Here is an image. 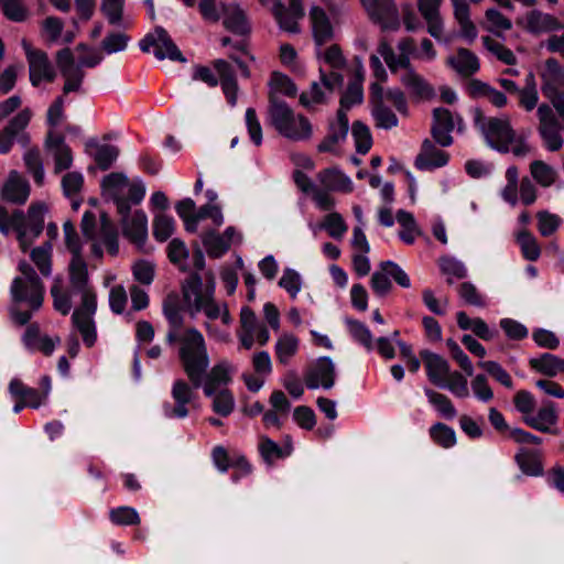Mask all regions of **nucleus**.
I'll list each match as a JSON object with an SVG mask.
<instances>
[{"label":"nucleus","mask_w":564,"mask_h":564,"mask_svg":"<svg viewBox=\"0 0 564 564\" xmlns=\"http://www.w3.org/2000/svg\"><path fill=\"white\" fill-rule=\"evenodd\" d=\"M180 359L184 372L194 387H202L206 397L215 391L227 389L236 372V367L228 359L217 361L207 372L210 360L203 334L194 328H187L180 337Z\"/></svg>","instance_id":"f257e3e1"},{"label":"nucleus","mask_w":564,"mask_h":564,"mask_svg":"<svg viewBox=\"0 0 564 564\" xmlns=\"http://www.w3.org/2000/svg\"><path fill=\"white\" fill-rule=\"evenodd\" d=\"M540 78L549 104L538 106V133L543 147L555 152L564 144V68L555 58H547L540 69Z\"/></svg>","instance_id":"f03ea898"},{"label":"nucleus","mask_w":564,"mask_h":564,"mask_svg":"<svg viewBox=\"0 0 564 564\" xmlns=\"http://www.w3.org/2000/svg\"><path fill=\"white\" fill-rule=\"evenodd\" d=\"M67 276L69 291L65 292L61 288L62 280L56 278L51 288V294L54 300V308L63 315H67L72 310V295L80 296V304L90 311L97 308V297L89 283V273L86 261L83 257L70 258Z\"/></svg>","instance_id":"7ed1b4c3"},{"label":"nucleus","mask_w":564,"mask_h":564,"mask_svg":"<svg viewBox=\"0 0 564 564\" xmlns=\"http://www.w3.org/2000/svg\"><path fill=\"white\" fill-rule=\"evenodd\" d=\"M46 212L47 208L43 203L32 204L26 216L21 210L9 213L7 208L0 206V231L3 235L14 231L20 248L25 252L41 235Z\"/></svg>","instance_id":"20e7f679"},{"label":"nucleus","mask_w":564,"mask_h":564,"mask_svg":"<svg viewBox=\"0 0 564 564\" xmlns=\"http://www.w3.org/2000/svg\"><path fill=\"white\" fill-rule=\"evenodd\" d=\"M182 294L185 310L192 317L203 312L209 321L220 318L227 326L232 323L227 304L217 303L214 299V284L204 292L203 281L197 274L183 283Z\"/></svg>","instance_id":"39448f33"},{"label":"nucleus","mask_w":564,"mask_h":564,"mask_svg":"<svg viewBox=\"0 0 564 564\" xmlns=\"http://www.w3.org/2000/svg\"><path fill=\"white\" fill-rule=\"evenodd\" d=\"M268 120L279 134L291 141H305L313 134L310 120L302 113H296L281 98H272V105L268 108Z\"/></svg>","instance_id":"423d86ee"},{"label":"nucleus","mask_w":564,"mask_h":564,"mask_svg":"<svg viewBox=\"0 0 564 564\" xmlns=\"http://www.w3.org/2000/svg\"><path fill=\"white\" fill-rule=\"evenodd\" d=\"M18 269L20 275L13 279L10 288L12 301L15 304L25 303L33 311H37L43 303V283L26 261H20Z\"/></svg>","instance_id":"0eeeda50"},{"label":"nucleus","mask_w":564,"mask_h":564,"mask_svg":"<svg viewBox=\"0 0 564 564\" xmlns=\"http://www.w3.org/2000/svg\"><path fill=\"white\" fill-rule=\"evenodd\" d=\"M474 120L492 149L501 153L509 152L516 132L508 118H486L479 110H476Z\"/></svg>","instance_id":"6e6552de"},{"label":"nucleus","mask_w":564,"mask_h":564,"mask_svg":"<svg viewBox=\"0 0 564 564\" xmlns=\"http://www.w3.org/2000/svg\"><path fill=\"white\" fill-rule=\"evenodd\" d=\"M21 46L24 50L29 64V77L33 87H39L42 83H52L56 78V70L50 62L48 56L41 50L33 48L31 43L23 39Z\"/></svg>","instance_id":"1a4fd4ad"},{"label":"nucleus","mask_w":564,"mask_h":564,"mask_svg":"<svg viewBox=\"0 0 564 564\" xmlns=\"http://www.w3.org/2000/svg\"><path fill=\"white\" fill-rule=\"evenodd\" d=\"M139 46L144 53H149L153 48L154 56L160 61L165 58L180 62L186 61L167 32L161 26L155 28L152 33L145 35L140 41Z\"/></svg>","instance_id":"9d476101"},{"label":"nucleus","mask_w":564,"mask_h":564,"mask_svg":"<svg viewBox=\"0 0 564 564\" xmlns=\"http://www.w3.org/2000/svg\"><path fill=\"white\" fill-rule=\"evenodd\" d=\"M343 76L336 72H326L321 68V80L312 83L310 89L300 96V102L305 108L325 102L335 91L341 87Z\"/></svg>","instance_id":"9b49d317"},{"label":"nucleus","mask_w":564,"mask_h":564,"mask_svg":"<svg viewBox=\"0 0 564 564\" xmlns=\"http://www.w3.org/2000/svg\"><path fill=\"white\" fill-rule=\"evenodd\" d=\"M202 243L209 257L220 258L232 245L241 243L242 234L234 226H229L223 234L207 230L200 235Z\"/></svg>","instance_id":"f8f14e48"},{"label":"nucleus","mask_w":564,"mask_h":564,"mask_svg":"<svg viewBox=\"0 0 564 564\" xmlns=\"http://www.w3.org/2000/svg\"><path fill=\"white\" fill-rule=\"evenodd\" d=\"M195 388L183 379L174 381L171 390L174 404L163 406L164 415L170 419H184L189 414V405L195 399Z\"/></svg>","instance_id":"ddd939ff"},{"label":"nucleus","mask_w":564,"mask_h":564,"mask_svg":"<svg viewBox=\"0 0 564 564\" xmlns=\"http://www.w3.org/2000/svg\"><path fill=\"white\" fill-rule=\"evenodd\" d=\"M56 64L65 80L63 93L69 94L79 91L85 73L82 67L75 63L73 53L69 48H64L57 52Z\"/></svg>","instance_id":"4468645a"},{"label":"nucleus","mask_w":564,"mask_h":564,"mask_svg":"<svg viewBox=\"0 0 564 564\" xmlns=\"http://www.w3.org/2000/svg\"><path fill=\"white\" fill-rule=\"evenodd\" d=\"M462 119L459 117L454 119L452 113L445 108H437L433 112V124H432V135L434 140L441 147H449L453 143V138L451 135L455 126L460 130Z\"/></svg>","instance_id":"2eb2a0df"},{"label":"nucleus","mask_w":564,"mask_h":564,"mask_svg":"<svg viewBox=\"0 0 564 564\" xmlns=\"http://www.w3.org/2000/svg\"><path fill=\"white\" fill-rule=\"evenodd\" d=\"M518 24L532 34L558 31L564 28V24L558 19L539 10H531L525 13L518 20Z\"/></svg>","instance_id":"dca6fc26"},{"label":"nucleus","mask_w":564,"mask_h":564,"mask_svg":"<svg viewBox=\"0 0 564 564\" xmlns=\"http://www.w3.org/2000/svg\"><path fill=\"white\" fill-rule=\"evenodd\" d=\"M335 364L329 357H321L305 377L308 389H330L335 384Z\"/></svg>","instance_id":"f3484780"},{"label":"nucleus","mask_w":564,"mask_h":564,"mask_svg":"<svg viewBox=\"0 0 564 564\" xmlns=\"http://www.w3.org/2000/svg\"><path fill=\"white\" fill-rule=\"evenodd\" d=\"M372 117L376 126L381 129H392L398 126V118L394 112L383 102V88L379 83H373L370 87Z\"/></svg>","instance_id":"a211bd4d"},{"label":"nucleus","mask_w":564,"mask_h":564,"mask_svg":"<svg viewBox=\"0 0 564 564\" xmlns=\"http://www.w3.org/2000/svg\"><path fill=\"white\" fill-rule=\"evenodd\" d=\"M128 183V177L122 173H111L101 182L104 194L115 200L119 214H126L130 209V205L126 202Z\"/></svg>","instance_id":"6ab92c4d"},{"label":"nucleus","mask_w":564,"mask_h":564,"mask_svg":"<svg viewBox=\"0 0 564 564\" xmlns=\"http://www.w3.org/2000/svg\"><path fill=\"white\" fill-rule=\"evenodd\" d=\"M349 122L344 109H338L336 119L329 123L328 133L318 144L319 152H335L337 147L346 140Z\"/></svg>","instance_id":"aec40b11"},{"label":"nucleus","mask_w":564,"mask_h":564,"mask_svg":"<svg viewBox=\"0 0 564 564\" xmlns=\"http://www.w3.org/2000/svg\"><path fill=\"white\" fill-rule=\"evenodd\" d=\"M29 182L17 171H11L3 183L1 197L12 204L23 205L30 196Z\"/></svg>","instance_id":"412c9836"},{"label":"nucleus","mask_w":564,"mask_h":564,"mask_svg":"<svg viewBox=\"0 0 564 564\" xmlns=\"http://www.w3.org/2000/svg\"><path fill=\"white\" fill-rule=\"evenodd\" d=\"M129 212L122 216L123 235L137 247L142 248L148 237V217L143 212H135L129 216Z\"/></svg>","instance_id":"4be33fe9"},{"label":"nucleus","mask_w":564,"mask_h":564,"mask_svg":"<svg viewBox=\"0 0 564 564\" xmlns=\"http://www.w3.org/2000/svg\"><path fill=\"white\" fill-rule=\"evenodd\" d=\"M45 148L54 159L55 173H61L72 166V151L62 135L50 132L45 141Z\"/></svg>","instance_id":"5701e85b"},{"label":"nucleus","mask_w":564,"mask_h":564,"mask_svg":"<svg viewBox=\"0 0 564 564\" xmlns=\"http://www.w3.org/2000/svg\"><path fill=\"white\" fill-rule=\"evenodd\" d=\"M443 0H419L417 7L421 15L426 22L427 32L432 37L441 41L444 24L440 14V7Z\"/></svg>","instance_id":"b1692460"},{"label":"nucleus","mask_w":564,"mask_h":564,"mask_svg":"<svg viewBox=\"0 0 564 564\" xmlns=\"http://www.w3.org/2000/svg\"><path fill=\"white\" fill-rule=\"evenodd\" d=\"M447 162L448 154L438 149L432 141L425 140L415 159V166L422 171H431L445 166Z\"/></svg>","instance_id":"393cba45"},{"label":"nucleus","mask_w":564,"mask_h":564,"mask_svg":"<svg viewBox=\"0 0 564 564\" xmlns=\"http://www.w3.org/2000/svg\"><path fill=\"white\" fill-rule=\"evenodd\" d=\"M310 22L316 45L321 46L333 39L334 28L324 9L313 6L310 10Z\"/></svg>","instance_id":"a878e982"},{"label":"nucleus","mask_w":564,"mask_h":564,"mask_svg":"<svg viewBox=\"0 0 564 564\" xmlns=\"http://www.w3.org/2000/svg\"><path fill=\"white\" fill-rule=\"evenodd\" d=\"M421 357L425 364L429 380L437 387L443 386V382L446 380V377H448L451 372L449 364L447 360L442 356L431 351L421 352Z\"/></svg>","instance_id":"bb28decb"},{"label":"nucleus","mask_w":564,"mask_h":564,"mask_svg":"<svg viewBox=\"0 0 564 564\" xmlns=\"http://www.w3.org/2000/svg\"><path fill=\"white\" fill-rule=\"evenodd\" d=\"M317 178L327 191L346 194L354 191L351 178L337 167L321 171Z\"/></svg>","instance_id":"cd10ccee"},{"label":"nucleus","mask_w":564,"mask_h":564,"mask_svg":"<svg viewBox=\"0 0 564 564\" xmlns=\"http://www.w3.org/2000/svg\"><path fill=\"white\" fill-rule=\"evenodd\" d=\"M22 339L26 348L31 350H39L44 355H51L54 351L56 345H58L61 341L58 337L53 338L46 335H42L40 333L39 326L34 324L26 328Z\"/></svg>","instance_id":"c85d7f7f"},{"label":"nucleus","mask_w":564,"mask_h":564,"mask_svg":"<svg viewBox=\"0 0 564 564\" xmlns=\"http://www.w3.org/2000/svg\"><path fill=\"white\" fill-rule=\"evenodd\" d=\"M95 312L96 311H90L80 304L79 307L74 311L72 317L74 325L83 337V341L88 347H91L97 339L96 327L93 321Z\"/></svg>","instance_id":"c756f323"},{"label":"nucleus","mask_w":564,"mask_h":564,"mask_svg":"<svg viewBox=\"0 0 564 564\" xmlns=\"http://www.w3.org/2000/svg\"><path fill=\"white\" fill-rule=\"evenodd\" d=\"M454 9V18L459 26V36L468 43L475 41L478 35L477 29L469 15V6L466 0H451Z\"/></svg>","instance_id":"7c9ffc66"},{"label":"nucleus","mask_w":564,"mask_h":564,"mask_svg":"<svg viewBox=\"0 0 564 564\" xmlns=\"http://www.w3.org/2000/svg\"><path fill=\"white\" fill-rule=\"evenodd\" d=\"M557 413L554 403L547 402L539 409L536 414L524 416V422L534 430L540 432H551L552 427L557 423Z\"/></svg>","instance_id":"2f4dec72"},{"label":"nucleus","mask_w":564,"mask_h":564,"mask_svg":"<svg viewBox=\"0 0 564 564\" xmlns=\"http://www.w3.org/2000/svg\"><path fill=\"white\" fill-rule=\"evenodd\" d=\"M447 64L459 75L468 77L479 70L478 57L467 48H458L447 58Z\"/></svg>","instance_id":"473e14b6"},{"label":"nucleus","mask_w":564,"mask_h":564,"mask_svg":"<svg viewBox=\"0 0 564 564\" xmlns=\"http://www.w3.org/2000/svg\"><path fill=\"white\" fill-rule=\"evenodd\" d=\"M308 227L314 235H317L318 230H325L330 238L336 240H341L348 230L344 217L337 212L328 213L319 224H310Z\"/></svg>","instance_id":"72a5a7b5"},{"label":"nucleus","mask_w":564,"mask_h":564,"mask_svg":"<svg viewBox=\"0 0 564 564\" xmlns=\"http://www.w3.org/2000/svg\"><path fill=\"white\" fill-rule=\"evenodd\" d=\"M224 26L237 34H245L249 30L245 11L237 3L221 4Z\"/></svg>","instance_id":"f704fd0d"},{"label":"nucleus","mask_w":564,"mask_h":564,"mask_svg":"<svg viewBox=\"0 0 564 564\" xmlns=\"http://www.w3.org/2000/svg\"><path fill=\"white\" fill-rule=\"evenodd\" d=\"M9 392L13 399H21L26 402L29 408L37 409L46 403L42 393L25 386L20 379H12L9 383Z\"/></svg>","instance_id":"c9c22d12"},{"label":"nucleus","mask_w":564,"mask_h":564,"mask_svg":"<svg viewBox=\"0 0 564 564\" xmlns=\"http://www.w3.org/2000/svg\"><path fill=\"white\" fill-rule=\"evenodd\" d=\"M31 118L32 111L29 108H24L10 119L3 128L12 137L17 138V142L24 148L30 143V137L25 132V129L29 126Z\"/></svg>","instance_id":"e433bc0d"},{"label":"nucleus","mask_w":564,"mask_h":564,"mask_svg":"<svg viewBox=\"0 0 564 564\" xmlns=\"http://www.w3.org/2000/svg\"><path fill=\"white\" fill-rule=\"evenodd\" d=\"M375 14H369L371 20L380 24L383 30H395L399 26V12L390 0H381L375 9Z\"/></svg>","instance_id":"4c0bfd02"},{"label":"nucleus","mask_w":564,"mask_h":564,"mask_svg":"<svg viewBox=\"0 0 564 564\" xmlns=\"http://www.w3.org/2000/svg\"><path fill=\"white\" fill-rule=\"evenodd\" d=\"M214 66L220 76L221 87L228 102L235 106L237 102L238 86L231 66L224 59L216 61Z\"/></svg>","instance_id":"58836bf2"},{"label":"nucleus","mask_w":564,"mask_h":564,"mask_svg":"<svg viewBox=\"0 0 564 564\" xmlns=\"http://www.w3.org/2000/svg\"><path fill=\"white\" fill-rule=\"evenodd\" d=\"M400 80L411 94L417 97L425 98L433 94L431 86L412 66L401 73Z\"/></svg>","instance_id":"ea45409f"},{"label":"nucleus","mask_w":564,"mask_h":564,"mask_svg":"<svg viewBox=\"0 0 564 564\" xmlns=\"http://www.w3.org/2000/svg\"><path fill=\"white\" fill-rule=\"evenodd\" d=\"M300 346L299 338L291 333H283L279 336L274 350L276 359L282 365H288L297 354Z\"/></svg>","instance_id":"a19ab883"},{"label":"nucleus","mask_w":564,"mask_h":564,"mask_svg":"<svg viewBox=\"0 0 564 564\" xmlns=\"http://www.w3.org/2000/svg\"><path fill=\"white\" fill-rule=\"evenodd\" d=\"M64 24L61 19L56 17H48L42 23V34L50 43H56L61 39L64 43H70L75 39L72 31L62 34Z\"/></svg>","instance_id":"79ce46f5"},{"label":"nucleus","mask_w":564,"mask_h":564,"mask_svg":"<svg viewBox=\"0 0 564 564\" xmlns=\"http://www.w3.org/2000/svg\"><path fill=\"white\" fill-rule=\"evenodd\" d=\"M164 317L167 319L170 327L180 329L183 325V308L180 303L178 294L172 292L165 296L162 304Z\"/></svg>","instance_id":"37998d69"},{"label":"nucleus","mask_w":564,"mask_h":564,"mask_svg":"<svg viewBox=\"0 0 564 564\" xmlns=\"http://www.w3.org/2000/svg\"><path fill=\"white\" fill-rule=\"evenodd\" d=\"M52 252L53 245L51 241L44 242L30 252L32 262L43 276H50L52 274Z\"/></svg>","instance_id":"c03bdc74"},{"label":"nucleus","mask_w":564,"mask_h":564,"mask_svg":"<svg viewBox=\"0 0 564 564\" xmlns=\"http://www.w3.org/2000/svg\"><path fill=\"white\" fill-rule=\"evenodd\" d=\"M88 147L94 149L91 154L101 170L109 169L117 160L119 154L118 148L112 144L98 143L93 141L88 143Z\"/></svg>","instance_id":"a18cd8bd"},{"label":"nucleus","mask_w":564,"mask_h":564,"mask_svg":"<svg viewBox=\"0 0 564 564\" xmlns=\"http://www.w3.org/2000/svg\"><path fill=\"white\" fill-rule=\"evenodd\" d=\"M397 221L402 228L399 231V238L406 245H412L415 241V238L420 235V229L414 216L409 212L400 209L397 213Z\"/></svg>","instance_id":"49530a36"},{"label":"nucleus","mask_w":564,"mask_h":564,"mask_svg":"<svg viewBox=\"0 0 564 564\" xmlns=\"http://www.w3.org/2000/svg\"><path fill=\"white\" fill-rule=\"evenodd\" d=\"M296 91V86L291 78L281 73H274L270 79V105H272V98H280V95L294 97Z\"/></svg>","instance_id":"de8ad7c7"},{"label":"nucleus","mask_w":564,"mask_h":564,"mask_svg":"<svg viewBox=\"0 0 564 564\" xmlns=\"http://www.w3.org/2000/svg\"><path fill=\"white\" fill-rule=\"evenodd\" d=\"M424 392L429 402L435 408L440 415L447 420H452L456 416L457 411L448 397L429 388H426Z\"/></svg>","instance_id":"09e8293b"},{"label":"nucleus","mask_w":564,"mask_h":564,"mask_svg":"<svg viewBox=\"0 0 564 564\" xmlns=\"http://www.w3.org/2000/svg\"><path fill=\"white\" fill-rule=\"evenodd\" d=\"M195 202L191 198L180 200L176 206L177 215L183 219L185 229L195 232L198 227V210H195Z\"/></svg>","instance_id":"8fccbe9b"},{"label":"nucleus","mask_w":564,"mask_h":564,"mask_svg":"<svg viewBox=\"0 0 564 564\" xmlns=\"http://www.w3.org/2000/svg\"><path fill=\"white\" fill-rule=\"evenodd\" d=\"M519 104L525 111H532L539 101V93L532 73L527 75L525 86L519 89Z\"/></svg>","instance_id":"3c124183"},{"label":"nucleus","mask_w":564,"mask_h":564,"mask_svg":"<svg viewBox=\"0 0 564 564\" xmlns=\"http://www.w3.org/2000/svg\"><path fill=\"white\" fill-rule=\"evenodd\" d=\"M378 52L380 56L384 59L390 70L393 73L398 72L399 69H402V72H404L411 67V62L409 61V58L404 55H397L392 47L386 42L380 43Z\"/></svg>","instance_id":"603ef678"},{"label":"nucleus","mask_w":564,"mask_h":564,"mask_svg":"<svg viewBox=\"0 0 564 564\" xmlns=\"http://www.w3.org/2000/svg\"><path fill=\"white\" fill-rule=\"evenodd\" d=\"M212 408L215 413L221 416H228L232 413L236 401L229 389H220L215 391L212 397Z\"/></svg>","instance_id":"864d4df0"},{"label":"nucleus","mask_w":564,"mask_h":564,"mask_svg":"<svg viewBox=\"0 0 564 564\" xmlns=\"http://www.w3.org/2000/svg\"><path fill=\"white\" fill-rule=\"evenodd\" d=\"M560 360L561 358L555 355L543 354L540 357L530 359V366L542 375L554 377L560 372Z\"/></svg>","instance_id":"5fc2aeb1"},{"label":"nucleus","mask_w":564,"mask_h":564,"mask_svg":"<svg viewBox=\"0 0 564 564\" xmlns=\"http://www.w3.org/2000/svg\"><path fill=\"white\" fill-rule=\"evenodd\" d=\"M351 135L355 142L356 151L366 154L372 147V137L368 126L360 121L352 123Z\"/></svg>","instance_id":"6e6d98bb"},{"label":"nucleus","mask_w":564,"mask_h":564,"mask_svg":"<svg viewBox=\"0 0 564 564\" xmlns=\"http://www.w3.org/2000/svg\"><path fill=\"white\" fill-rule=\"evenodd\" d=\"M440 388L447 389L452 394L459 399L469 397V388L467 379L458 371H451L449 376Z\"/></svg>","instance_id":"4d7b16f0"},{"label":"nucleus","mask_w":564,"mask_h":564,"mask_svg":"<svg viewBox=\"0 0 564 564\" xmlns=\"http://www.w3.org/2000/svg\"><path fill=\"white\" fill-rule=\"evenodd\" d=\"M517 241L520 246L522 256L529 261H535L540 258L541 249L536 238L527 230L517 234Z\"/></svg>","instance_id":"13d9d810"},{"label":"nucleus","mask_w":564,"mask_h":564,"mask_svg":"<svg viewBox=\"0 0 564 564\" xmlns=\"http://www.w3.org/2000/svg\"><path fill=\"white\" fill-rule=\"evenodd\" d=\"M24 164L32 174L35 183L42 185L44 182L45 173L41 159L40 151L37 149H29L23 155Z\"/></svg>","instance_id":"bf43d9fd"},{"label":"nucleus","mask_w":564,"mask_h":564,"mask_svg":"<svg viewBox=\"0 0 564 564\" xmlns=\"http://www.w3.org/2000/svg\"><path fill=\"white\" fill-rule=\"evenodd\" d=\"M273 14L282 30L289 33L300 32L299 21L302 18H297L295 14H292L290 11L285 10L281 2L274 4Z\"/></svg>","instance_id":"052dcab7"},{"label":"nucleus","mask_w":564,"mask_h":564,"mask_svg":"<svg viewBox=\"0 0 564 564\" xmlns=\"http://www.w3.org/2000/svg\"><path fill=\"white\" fill-rule=\"evenodd\" d=\"M430 436L437 445L444 448H451L456 444L455 431L443 423L432 425Z\"/></svg>","instance_id":"680f3d73"},{"label":"nucleus","mask_w":564,"mask_h":564,"mask_svg":"<svg viewBox=\"0 0 564 564\" xmlns=\"http://www.w3.org/2000/svg\"><path fill=\"white\" fill-rule=\"evenodd\" d=\"M440 268L442 273L447 275L448 283H453V279H464L467 275L465 264L454 257L441 258Z\"/></svg>","instance_id":"e2e57ef3"},{"label":"nucleus","mask_w":564,"mask_h":564,"mask_svg":"<svg viewBox=\"0 0 564 564\" xmlns=\"http://www.w3.org/2000/svg\"><path fill=\"white\" fill-rule=\"evenodd\" d=\"M345 322L352 338L368 350H371L373 345L370 329L365 324L356 319L346 318Z\"/></svg>","instance_id":"0e129e2a"},{"label":"nucleus","mask_w":564,"mask_h":564,"mask_svg":"<svg viewBox=\"0 0 564 564\" xmlns=\"http://www.w3.org/2000/svg\"><path fill=\"white\" fill-rule=\"evenodd\" d=\"M507 184L501 191V197L505 202L511 206H516L518 203V183L519 175L516 166H509L506 171Z\"/></svg>","instance_id":"69168bd1"},{"label":"nucleus","mask_w":564,"mask_h":564,"mask_svg":"<svg viewBox=\"0 0 564 564\" xmlns=\"http://www.w3.org/2000/svg\"><path fill=\"white\" fill-rule=\"evenodd\" d=\"M279 286L285 290L292 299H295L302 290V276L294 269L285 268L279 281Z\"/></svg>","instance_id":"338daca9"},{"label":"nucleus","mask_w":564,"mask_h":564,"mask_svg":"<svg viewBox=\"0 0 564 564\" xmlns=\"http://www.w3.org/2000/svg\"><path fill=\"white\" fill-rule=\"evenodd\" d=\"M175 230V221L171 216L159 214L153 219V236L159 241L167 240Z\"/></svg>","instance_id":"774afa93"}]
</instances>
